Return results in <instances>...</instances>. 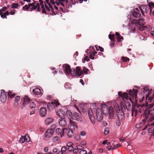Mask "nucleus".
<instances>
[{
    "instance_id": "nucleus-41",
    "label": "nucleus",
    "mask_w": 154,
    "mask_h": 154,
    "mask_svg": "<svg viewBox=\"0 0 154 154\" xmlns=\"http://www.w3.org/2000/svg\"><path fill=\"white\" fill-rule=\"evenodd\" d=\"M24 136L25 137V138H24L25 141L27 142H29V141L30 140V139L28 135L26 134Z\"/></svg>"
},
{
    "instance_id": "nucleus-12",
    "label": "nucleus",
    "mask_w": 154,
    "mask_h": 154,
    "mask_svg": "<svg viewBox=\"0 0 154 154\" xmlns=\"http://www.w3.org/2000/svg\"><path fill=\"white\" fill-rule=\"evenodd\" d=\"M109 114V117L110 119L113 118L114 116V110L112 106H110L107 113Z\"/></svg>"
},
{
    "instance_id": "nucleus-34",
    "label": "nucleus",
    "mask_w": 154,
    "mask_h": 154,
    "mask_svg": "<svg viewBox=\"0 0 154 154\" xmlns=\"http://www.w3.org/2000/svg\"><path fill=\"white\" fill-rule=\"evenodd\" d=\"M19 5L17 3H14L12 5V8H18Z\"/></svg>"
},
{
    "instance_id": "nucleus-30",
    "label": "nucleus",
    "mask_w": 154,
    "mask_h": 154,
    "mask_svg": "<svg viewBox=\"0 0 154 154\" xmlns=\"http://www.w3.org/2000/svg\"><path fill=\"white\" fill-rule=\"evenodd\" d=\"M89 52L90 53V58L92 60L94 59V54H93L92 52H90L89 50L88 49L86 51V52L87 53H88Z\"/></svg>"
},
{
    "instance_id": "nucleus-51",
    "label": "nucleus",
    "mask_w": 154,
    "mask_h": 154,
    "mask_svg": "<svg viewBox=\"0 0 154 154\" xmlns=\"http://www.w3.org/2000/svg\"><path fill=\"white\" fill-rule=\"evenodd\" d=\"M67 150V148L66 146H64L61 149V151L62 152L66 151Z\"/></svg>"
},
{
    "instance_id": "nucleus-45",
    "label": "nucleus",
    "mask_w": 154,
    "mask_h": 154,
    "mask_svg": "<svg viewBox=\"0 0 154 154\" xmlns=\"http://www.w3.org/2000/svg\"><path fill=\"white\" fill-rule=\"evenodd\" d=\"M79 153L80 154H87V152L86 150L82 149L80 151Z\"/></svg>"
},
{
    "instance_id": "nucleus-49",
    "label": "nucleus",
    "mask_w": 154,
    "mask_h": 154,
    "mask_svg": "<svg viewBox=\"0 0 154 154\" xmlns=\"http://www.w3.org/2000/svg\"><path fill=\"white\" fill-rule=\"evenodd\" d=\"M145 29L147 30L150 31L152 29V27L150 26H145Z\"/></svg>"
},
{
    "instance_id": "nucleus-4",
    "label": "nucleus",
    "mask_w": 154,
    "mask_h": 154,
    "mask_svg": "<svg viewBox=\"0 0 154 154\" xmlns=\"http://www.w3.org/2000/svg\"><path fill=\"white\" fill-rule=\"evenodd\" d=\"M66 117H67L69 119L70 122V127L71 129H75V124L71 121V119L72 118V115L71 112L69 110H67L66 112Z\"/></svg>"
},
{
    "instance_id": "nucleus-31",
    "label": "nucleus",
    "mask_w": 154,
    "mask_h": 154,
    "mask_svg": "<svg viewBox=\"0 0 154 154\" xmlns=\"http://www.w3.org/2000/svg\"><path fill=\"white\" fill-rule=\"evenodd\" d=\"M148 5L149 8L150 10H152L154 8V3L152 2H148L147 1Z\"/></svg>"
},
{
    "instance_id": "nucleus-26",
    "label": "nucleus",
    "mask_w": 154,
    "mask_h": 154,
    "mask_svg": "<svg viewBox=\"0 0 154 154\" xmlns=\"http://www.w3.org/2000/svg\"><path fill=\"white\" fill-rule=\"evenodd\" d=\"M138 25L142 26L144 25L145 23V22L143 19H140L137 20Z\"/></svg>"
},
{
    "instance_id": "nucleus-56",
    "label": "nucleus",
    "mask_w": 154,
    "mask_h": 154,
    "mask_svg": "<svg viewBox=\"0 0 154 154\" xmlns=\"http://www.w3.org/2000/svg\"><path fill=\"white\" fill-rule=\"evenodd\" d=\"M73 149L74 148L73 146L68 147V148H67L68 151L69 152H71L73 151Z\"/></svg>"
},
{
    "instance_id": "nucleus-32",
    "label": "nucleus",
    "mask_w": 154,
    "mask_h": 154,
    "mask_svg": "<svg viewBox=\"0 0 154 154\" xmlns=\"http://www.w3.org/2000/svg\"><path fill=\"white\" fill-rule=\"evenodd\" d=\"M118 118L116 120V124L118 126H119L121 125V122L120 119H119V116H117Z\"/></svg>"
},
{
    "instance_id": "nucleus-24",
    "label": "nucleus",
    "mask_w": 154,
    "mask_h": 154,
    "mask_svg": "<svg viewBox=\"0 0 154 154\" xmlns=\"http://www.w3.org/2000/svg\"><path fill=\"white\" fill-rule=\"evenodd\" d=\"M111 103L113 105L114 107L115 108L116 110L117 111L119 110V106L115 100H112Z\"/></svg>"
},
{
    "instance_id": "nucleus-36",
    "label": "nucleus",
    "mask_w": 154,
    "mask_h": 154,
    "mask_svg": "<svg viewBox=\"0 0 154 154\" xmlns=\"http://www.w3.org/2000/svg\"><path fill=\"white\" fill-rule=\"evenodd\" d=\"M24 138H25V137L23 136H22L20 138L19 142L21 143H23L25 141Z\"/></svg>"
},
{
    "instance_id": "nucleus-62",
    "label": "nucleus",
    "mask_w": 154,
    "mask_h": 154,
    "mask_svg": "<svg viewBox=\"0 0 154 154\" xmlns=\"http://www.w3.org/2000/svg\"><path fill=\"white\" fill-rule=\"evenodd\" d=\"M56 131L58 134H59L61 132V130L59 128H57L56 130Z\"/></svg>"
},
{
    "instance_id": "nucleus-50",
    "label": "nucleus",
    "mask_w": 154,
    "mask_h": 154,
    "mask_svg": "<svg viewBox=\"0 0 154 154\" xmlns=\"http://www.w3.org/2000/svg\"><path fill=\"white\" fill-rule=\"evenodd\" d=\"M123 37L120 35L118 37H117V40L118 42H119L121 41V40H123Z\"/></svg>"
},
{
    "instance_id": "nucleus-3",
    "label": "nucleus",
    "mask_w": 154,
    "mask_h": 154,
    "mask_svg": "<svg viewBox=\"0 0 154 154\" xmlns=\"http://www.w3.org/2000/svg\"><path fill=\"white\" fill-rule=\"evenodd\" d=\"M60 105V103L58 100H52L51 102L47 105V108L50 110L54 109L55 106H57Z\"/></svg>"
},
{
    "instance_id": "nucleus-42",
    "label": "nucleus",
    "mask_w": 154,
    "mask_h": 154,
    "mask_svg": "<svg viewBox=\"0 0 154 154\" xmlns=\"http://www.w3.org/2000/svg\"><path fill=\"white\" fill-rule=\"evenodd\" d=\"M122 58L123 62H126L129 60V59L128 58L125 57H122Z\"/></svg>"
},
{
    "instance_id": "nucleus-9",
    "label": "nucleus",
    "mask_w": 154,
    "mask_h": 154,
    "mask_svg": "<svg viewBox=\"0 0 154 154\" xmlns=\"http://www.w3.org/2000/svg\"><path fill=\"white\" fill-rule=\"evenodd\" d=\"M54 133V131L53 129H48L45 132L44 139L47 140L51 137Z\"/></svg>"
},
{
    "instance_id": "nucleus-57",
    "label": "nucleus",
    "mask_w": 154,
    "mask_h": 154,
    "mask_svg": "<svg viewBox=\"0 0 154 154\" xmlns=\"http://www.w3.org/2000/svg\"><path fill=\"white\" fill-rule=\"evenodd\" d=\"M77 148L79 150H81L82 149H83L84 148V147L78 145L77 146Z\"/></svg>"
},
{
    "instance_id": "nucleus-15",
    "label": "nucleus",
    "mask_w": 154,
    "mask_h": 154,
    "mask_svg": "<svg viewBox=\"0 0 154 154\" xmlns=\"http://www.w3.org/2000/svg\"><path fill=\"white\" fill-rule=\"evenodd\" d=\"M146 95V99L148 98V100L149 101H151L152 100L154 97V93L153 91H149L147 94H145Z\"/></svg>"
},
{
    "instance_id": "nucleus-58",
    "label": "nucleus",
    "mask_w": 154,
    "mask_h": 154,
    "mask_svg": "<svg viewBox=\"0 0 154 154\" xmlns=\"http://www.w3.org/2000/svg\"><path fill=\"white\" fill-rule=\"evenodd\" d=\"M79 150L77 148L73 150V152L75 154H76L79 152Z\"/></svg>"
},
{
    "instance_id": "nucleus-20",
    "label": "nucleus",
    "mask_w": 154,
    "mask_h": 154,
    "mask_svg": "<svg viewBox=\"0 0 154 154\" xmlns=\"http://www.w3.org/2000/svg\"><path fill=\"white\" fill-rule=\"evenodd\" d=\"M118 95L119 96L121 97L124 100V99L126 100H128V97L127 93H124L122 94L121 92H119L118 93Z\"/></svg>"
},
{
    "instance_id": "nucleus-11",
    "label": "nucleus",
    "mask_w": 154,
    "mask_h": 154,
    "mask_svg": "<svg viewBox=\"0 0 154 154\" xmlns=\"http://www.w3.org/2000/svg\"><path fill=\"white\" fill-rule=\"evenodd\" d=\"M137 90L135 88H133V90H130L129 92V94L131 96L134 97L135 100H137Z\"/></svg>"
},
{
    "instance_id": "nucleus-29",
    "label": "nucleus",
    "mask_w": 154,
    "mask_h": 154,
    "mask_svg": "<svg viewBox=\"0 0 154 154\" xmlns=\"http://www.w3.org/2000/svg\"><path fill=\"white\" fill-rule=\"evenodd\" d=\"M149 133H154V121L152 124V126L149 128L148 130Z\"/></svg>"
},
{
    "instance_id": "nucleus-5",
    "label": "nucleus",
    "mask_w": 154,
    "mask_h": 154,
    "mask_svg": "<svg viewBox=\"0 0 154 154\" xmlns=\"http://www.w3.org/2000/svg\"><path fill=\"white\" fill-rule=\"evenodd\" d=\"M103 114L102 110L100 108H98L96 110V115L97 116V121L99 122H100L103 119Z\"/></svg>"
},
{
    "instance_id": "nucleus-25",
    "label": "nucleus",
    "mask_w": 154,
    "mask_h": 154,
    "mask_svg": "<svg viewBox=\"0 0 154 154\" xmlns=\"http://www.w3.org/2000/svg\"><path fill=\"white\" fill-rule=\"evenodd\" d=\"M57 115L59 116L61 118H65L64 114L61 112L60 109L56 111Z\"/></svg>"
},
{
    "instance_id": "nucleus-6",
    "label": "nucleus",
    "mask_w": 154,
    "mask_h": 154,
    "mask_svg": "<svg viewBox=\"0 0 154 154\" xmlns=\"http://www.w3.org/2000/svg\"><path fill=\"white\" fill-rule=\"evenodd\" d=\"M30 102V99L28 96H25L24 97L23 102L21 106V108L23 109L26 107L27 105L29 104V103Z\"/></svg>"
},
{
    "instance_id": "nucleus-14",
    "label": "nucleus",
    "mask_w": 154,
    "mask_h": 154,
    "mask_svg": "<svg viewBox=\"0 0 154 154\" xmlns=\"http://www.w3.org/2000/svg\"><path fill=\"white\" fill-rule=\"evenodd\" d=\"M73 117L75 118V119L76 120L79 122H82V118L79 114L77 112H75L73 114Z\"/></svg>"
},
{
    "instance_id": "nucleus-53",
    "label": "nucleus",
    "mask_w": 154,
    "mask_h": 154,
    "mask_svg": "<svg viewBox=\"0 0 154 154\" xmlns=\"http://www.w3.org/2000/svg\"><path fill=\"white\" fill-rule=\"evenodd\" d=\"M121 146V145L120 143H118L116 146L114 145L113 148H114V149H116L117 148L120 146Z\"/></svg>"
},
{
    "instance_id": "nucleus-54",
    "label": "nucleus",
    "mask_w": 154,
    "mask_h": 154,
    "mask_svg": "<svg viewBox=\"0 0 154 154\" xmlns=\"http://www.w3.org/2000/svg\"><path fill=\"white\" fill-rule=\"evenodd\" d=\"M140 105H141V107H142V108L143 107H146L148 106V103H146H146H145L144 104H143V103L142 104H140Z\"/></svg>"
},
{
    "instance_id": "nucleus-59",
    "label": "nucleus",
    "mask_w": 154,
    "mask_h": 154,
    "mask_svg": "<svg viewBox=\"0 0 154 154\" xmlns=\"http://www.w3.org/2000/svg\"><path fill=\"white\" fill-rule=\"evenodd\" d=\"M80 134L82 136H84L85 135V131H82L80 132Z\"/></svg>"
},
{
    "instance_id": "nucleus-48",
    "label": "nucleus",
    "mask_w": 154,
    "mask_h": 154,
    "mask_svg": "<svg viewBox=\"0 0 154 154\" xmlns=\"http://www.w3.org/2000/svg\"><path fill=\"white\" fill-rule=\"evenodd\" d=\"M90 59L88 57V56H86L84 59V60H83L82 62L83 63H85V60H86L87 61H88Z\"/></svg>"
},
{
    "instance_id": "nucleus-19",
    "label": "nucleus",
    "mask_w": 154,
    "mask_h": 154,
    "mask_svg": "<svg viewBox=\"0 0 154 154\" xmlns=\"http://www.w3.org/2000/svg\"><path fill=\"white\" fill-rule=\"evenodd\" d=\"M6 10H0V15L3 18H6V15H8L9 12L8 11H5Z\"/></svg>"
},
{
    "instance_id": "nucleus-10",
    "label": "nucleus",
    "mask_w": 154,
    "mask_h": 154,
    "mask_svg": "<svg viewBox=\"0 0 154 154\" xmlns=\"http://www.w3.org/2000/svg\"><path fill=\"white\" fill-rule=\"evenodd\" d=\"M7 99L6 93L4 90H2L1 91V95L0 96V100L2 103H5L6 102Z\"/></svg>"
},
{
    "instance_id": "nucleus-46",
    "label": "nucleus",
    "mask_w": 154,
    "mask_h": 154,
    "mask_svg": "<svg viewBox=\"0 0 154 154\" xmlns=\"http://www.w3.org/2000/svg\"><path fill=\"white\" fill-rule=\"evenodd\" d=\"M83 71L85 74H88L87 71H88V69L85 67H83Z\"/></svg>"
},
{
    "instance_id": "nucleus-39",
    "label": "nucleus",
    "mask_w": 154,
    "mask_h": 154,
    "mask_svg": "<svg viewBox=\"0 0 154 154\" xmlns=\"http://www.w3.org/2000/svg\"><path fill=\"white\" fill-rule=\"evenodd\" d=\"M139 8L140 10H146L147 8V9H148V7L146 5H141V6H140Z\"/></svg>"
},
{
    "instance_id": "nucleus-2",
    "label": "nucleus",
    "mask_w": 154,
    "mask_h": 154,
    "mask_svg": "<svg viewBox=\"0 0 154 154\" xmlns=\"http://www.w3.org/2000/svg\"><path fill=\"white\" fill-rule=\"evenodd\" d=\"M70 74L72 76H75L77 75L79 76L83 74V72L81 70L79 67L77 66L75 69H71Z\"/></svg>"
},
{
    "instance_id": "nucleus-37",
    "label": "nucleus",
    "mask_w": 154,
    "mask_h": 154,
    "mask_svg": "<svg viewBox=\"0 0 154 154\" xmlns=\"http://www.w3.org/2000/svg\"><path fill=\"white\" fill-rule=\"evenodd\" d=\"M131 23L134 25V24H135L136 26H138V22H137V20L136 19H133L131 21Z\"/></svg>"
},
{
    "instance_id": "nucleus-63",
    "label": "nucleus",
    "mask_w": 154,
    "mask_h": 154,
    "mask_svg": "<svg viewBox=\"0 0 154 154\" xmlns=\"http://www.w3.org/2000/svg\"><path fill=\"white\" fill-rule=\"evenodd\" d=\"M125 106H126V107L127 108L128 106L129 107L130 106H131V104H130V103H129V102H128L126 103L125 104Z\"/></svg>"
},
{
    "instance_id": "nucleus-13",
    "label": "nucleus",
    "mask_w": 154,
    "mask_h": 154,
    "mask_svg": "<svg viewBox=\"0 0 154 154\" xmlns=\"http://www.w3.org/2000/svg\"><path fill=\"white\" fill-rule=\"evenodd\" d=\"M63 68L65 73L66 74H69L70 73L71 69H70V66L67 64L63 65Z\"/></svg>"
},
{
    "instance_id": "nucleus-18",
    "label": "nucleus",
    "mask_w": 154,
    "mask_h": 154,
    "mask_svg": "<svg viewBox=\"0 0 154 154\" xmlns=\"http://www.w3.org/2000/svg\"><path fill=\"white\" fill-rule=\"evenodd\" d=\"M47 113V110L45 108L41 107L40 110V116L42 117L45 116Z\"/></svg>"
},
{
    "instance_id": "nucleus-44",
    "label": "nucleus",
    "mask_w": 154,
    "mask_h": 154,
    "mask_svg": "<svg viewBox=\"0 0 154 154\" xmlns=\"http://www.w3.org/2000/svg\"><path fill=\"white\" fill-rule=\"evenodd\" d=\"M114 35H109V38L112 41H113L114 40Z\"/></svg>"
},
{
    "instance_id": "nucleus-28",
    "label": "nucleus",
    "mask_w": 154,
    "mask_h": 154,
    "mask_svg": "<svg viewBox=\"0 0 154 154\" xmlns=\"http://www.w3.org/2000/svg\"><path fill=\"white\" fill-rule=\"evenodd\" d=\"M53 119L51 118H47L45 121V122L46 124H50L53 122Z\"/></svg>"
},
{
    "instance_id": "nucleus-55",
    "label": "nucleus",
    "mask_w": 154,
    "mask_h": 154,
    "mask_svg": "<svg viewBox=\"0 0 154 154\" xmlns=\"http://www.w3.org/2000/svg\"><path fill=\"white\" fill-rule=\"evenodd\" d=\"M73 145V144L72 142H69L66 144L67 146L68 147H72Z\"/></svg>"
},
{
    "instance_id": "nucleus-43",
    "label": "nucleus",
    "mask_w": 154,
    "mask_h": 154,
    "mask_svg": "<svg viewBox=\"0 0 154 154\" xmlns=\"http://www.w3.org/2000/svg\"><path fill=\"white\" fill-rule=\"evenodd\" d=\"M106 149L108 150L109 151L111 150L114 149L113 146H108L106 147Z\"/></svg>"
},
{
    "instance_id": "nucleus-47",
    "label": "nucleus",
    "mask_w": 154,
    "mask_h": 154,
    "mask_svg": "<svg viewBox=\"0 0 154 154\" xmlns=\"http://www.w3.org/2000/svg\"><path fill=\"white\" fill-rule=\"evenodd\" d=\"M138 29L140 31H143V30L145 29V26H139V27L137 26Z\"/></svg>"
},
{
    "instance_id": "nucleus-33",
    "label": "nucleus",
    "mask_w": 154,
    "mask_h": 154,
    "mask_svg": "<svg viewBox=\"0 0 154 154\" xmlns=\"http://www.w3.org/2000/svg\"><path fill=\"white\" fill-rule=\"evenodd\" d=\"M8 95L10 98H12L15 95V94L14 93L11 91H9Z\"/></svg>"
},
{
    "instance_id": "nucleus-27",
    "label": "nucleus",
    "mask_w": 154,
    "mask_h": 154,
    "mask_svg": "<svg viewBox=\"0 0 154 154\" xmlns=\"http://www.w3.org/2000/svg\"><path fill=\"white\" fill-rule=\"evenodd\" d=\"M29 106L31 108H35L36 107V103L30 100V102L29 103Z\"/></svg>"
},
{
    "instance_id": "nucleus-1",
    "label": "nucleus",
    "mask_w": 154,
    "mask_h": 154,
    "mask_svg": "<svg viewBox=\"0 0 154 154\" xmlns=\"http://www.w3.org/2000/svg\"><path fill=\"white\" fill-rule=\"evenodd\" d=\"M31 6H32V7L30 10H36V8H37V10H40L39 4L35 1H33L32 3L29 4L28 5H26L23 8L24 10H28Z\"/></svg>"
},
{
    "instance_id": "nucleus-35",
    "label": "nucleus",
    "mask_w": 154,
    "mask_h": 154,
    "mask_svg": "<svg viewBox=\"0 0 154 154\" xmlns=\"http://www.w3.org/2000/svg\"><path fill=\"white\" fill-rule=\"evenodd\" d=\"M137 112V111L135 109L134 107L132 108V113L131 114L132 116H134V115H136V113Z\"/></svg>"
},
{
    "instance_id": "nucleus-17",
    "label": "nucleus",
    "mask_w": 154,
    "mask_h": 154,
    "mask_svg": "<svg viewBox=\"0 0 154 154\" xmlns=\"http://www.w3.org/2000/svg\"><path fill=\"white\" fill-rule=\"evenodd\" d=\"M102 111L103 114H107V112L109 110L108 106L105 104H103L101 105Z\"/></svg>"
},
{
    "instance_id": "nucleus-61",
    "label": "nucleus",
    "mask_w": 154,
    "mask_h": 154,
    "mask_svg": "<svg viewBox=\"0 0 154 154\" xmlns=\"http://www.w3.org/2000/svg\"><path fill=\"white\" fill-rule=\"evenodd\" d=\"M63 0H58V2L60 3V4L62 6H64L65 5V4L63 3L62 2L63 1Z\"/></svg>"
},
{
    "instance_id": "nucleus-21",
    "label": "nucleus",
    "mask_w": 154,
    "mask_h": 154,
    "mask_svg": "<svg viewBox=\"0 0 154 154\" xmlns=\"http://www.w3.org/2000/svg\"><path fill=\"white\" fill-rule=\"evenodd\" d=\"M33 93L36 95H42V92L40 89L36 88L33 89L32 91Z\"/></svg>"
},
{
    "instance_id": "nucleus-40",
    "label": "nucleus",
    "mask_w": 154,
    "mask_h": 154,
    "mask_svg": "<svg viewBox=\"0 0 154 154\" xmlns=\"http://www.w3.org/2000/svg\"><path fill=\"white\" fill-rule=\"evenodd\" d=\"M20 97L19 96H18L16 97L15 99V104L17 103H18V102L20 100Z\"/></svg>"
},
{
    "instance_id": "nucleus-7",
    "label": "nucleus",
    "mask_w": 154,
    "mask_h": 154,
    "mask_svg": "<svg viewBox=\"0 0 154 154\" xmlns=\"http://www.w3.org/2000/svg\"><path fill=\"white\" fill-rule=\"evenodd\" d=\"M88 113L91 122L93 124H94L95 123V119L91 109H88Z\"/></svg>"
},
{
    "instance_id": "nucleus-8",
    "label": "nucleus",
    "mask_w": 154,
    "mask_h": 154,
    "mask_svg": "<svg viewBox=\"0 0 154 154\" xmlns=\"http://www.w3.org/2000/svg\"><path fill=\"white\" fill-rule=\"evenodd\" d=\"M63 133L66 134L69 137H72L73 135V133L72 130L69 128H64L63 130Z\"/></svg>"
},
{
    "instance_id": "nucleus-64",
    "label": "nucleus",
    "mask_w": 154,
    "mask_h": 154,
    "mask_svg": "<svg viewBox=\"0 0 154 154\" xmlns=\"http://www.w3.org/2000/svg\"><path fill=\"white\" fill-rule=\"evenodd\" d=\"M140 38L142 40H145L146 39V38L143 37L142 36H141Z\"/></svg>"
},
{
    "instance_id": "nucleus-23",
    "label": "nucleus",
    "mask_w": 154,
    "mask_h": 154,
    "mask_svg": "<svg viewBox=\"0 0 154 154\" xmlns=\"http://www.w3.org/2000/svg\"><path fill=\"white\" fill-rule=\"evenodd\" d=\"M137 11H134L132 12V15L134 17L138 18L141 16V14L139 11V10H137Z\"/></svg>"
},
{
    "instance_id": "nucleus-16",
    "label": "nucleus",
    "mask_w": 154,
    "mask_h": 154,
    "mask_svg": "<svg viewBox=\"0 0 154 154\" xmlns=\"http://www.w3.org/2000/svg\"><path fill=\"white\" fill-rule=\"evenodd\" d=\"M154 112V108L152 110H150L149 109H148V110H145L144 112V115L146 118L147 119L148 117H149V116H148L149 115L152 114Z\"/></svg>"
},
{
    "instance_id": "nucleus-60",
    "label": "nucleus",
    "mask_w": 154,
    "mask_h": 154,
    "mask_svg": "<svg viewBox=\"0 0 154 154\" xmlns=\"http://www.w3.org/2000/svg\"><path fill=\"white\" fill-rule=\"evenodd\" d=\"M149 91V89L147 87H145L144 88L143 90V92L144 93H145V92H147L148 91Z\"/></svg>"
},
{
    "instance_id": "nucleus-38",
    "label": "nucleus",
    "mask_w": 154,
    "mask_h": 154,
    "mask_svg": "<svg viewBox=\"0 0 154 154\" xmlns=\"http://www.w3.org/2000/svg\"><path fill=\"white\" fill-rule=\"evenodd\" d=\"M59 138L57 136H54L52 139L53 141L54 142H56L59 139Z\"/></svg>"
},
{
    "instance_id": "nucleus-52",
    "label": "nucleus",
    "mask_w": 154,
    "mask_h": 154,
    "mask_svg": "<svg viewBox=\"0 0 154 154\" xmlns=\"http://www.w3.org/2000/svg\"><path fill=\"white\" fill-rule=\"evenodd\" d=\"M154 120V115L151 117L148 120V122H150Z\"/></svg>"
},
{
    "instance_id": "nucleus-22",
    "label": "nucleus",
    "mask_w": 154,
    "mask_h": 154,
    "mask_svg": "<svg viewBox=\"0 0 154 154\" xmlns=\"http://www.w3.org/2000/svg\"><path fill=\"white\" fill-rule=\"evenodd\" d=\"M64 118H61L59 121V124L62 127L65 126L67 124L66 120L64 119Z\"/></svg>"
}]
</instances>
